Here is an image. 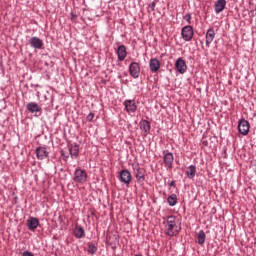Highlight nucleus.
<instances>
[{
  "mask_svg": "<svg viewBox=\"0 0 256 256\" xmlns=\"http://www.w3.org/2000/svg\"><path fill=\"white\" fill-rule=\"evenodd\" d=\"M36 157H37V159H40L41 161H43V159H47V157H49V152L47 151V148L38 147L36 149Z\"/></svg>",
  "mask_w": 256,
  "mask_h": 256,
  "instance_id": "nucleus-13",
  "label": "nucleus"
},
{
  "mask_svg": "<svg viewBox=\"0 0 256 256\" xmlns=\"http://www.w3.org/2000/svg\"><path fill=\"white\" fill-rule=\"evenodd\" d=\"M181 35L184 41H191L193 39V26L188 25L183 27L181 31Z\"/></svg>",
  "mask_w": 256,
  "mask_h": 256,
  "instance_id": "nucleus-5",
  "label": "nucleus"
},
{
  "mask_svg": "<svg viewBox=\"0 0 256 256\" xmlns=\"http://www.w3.org/2000/svg\"><path fill=\"white\" fill-rule=\"evenodd\" d=\"M132 169L138 183L145 181V170L139 166L138 163L132 164Z\"/></svg>",
  "mask_w": 256,
  "mask_h": 256,
  "instance_id": "nucleus-2",
  "label": "nucleus"
},
{
  "mask_svg": "<svg viewBox=\"0 0 256 256\" xmlns=\"http://www.w3.org/2000/svg\"><path fill=\"white\" fill-rule=\"evenodd\" d=\"M149 67L152 73H157V71L161 69V62H159V60L156 58H152L150 59Z\"/></svg>",
  "mask_w": 256,
  "mask_h": 256,
  "instance_id": "nucleus-12",
  "label": "nucleus"
},
{
  "mask_svg": "<svg viewBox=\"0 0 256 256\" xmlns=\"http://www.w3.org/2000/svg\"><path fill=\"white\" fill-rule=\"evenodd\" d=\"M175 68L178 73L183 75V73H186L187 71V63H185V60H183V58H178L175 62Z\"/></svg>",
  "mask_w": 256,
  "mask_h": 256,
  "instance_id": "nucleus-8",
  "label": "nucleus"
},
{
  "mask_svg": "<svg viewBox=\"0 0 256 256\" xmlns=\"http://www.w3.org/2000/svg\"><path fill=\"white\" fill-rule=\"evenodd\" d=\"M169 186H170V187H175V181L170 182V183H169Z\"/></svg>",
  "mask_w": 256,
  "mask_h": 256,
  "instance_id": "nucleus-30",
  "label": "nucleus"
},
{
  "mask_svg": "<svg viewBox=\"0 0 256 256\" xmlns=\"http://www.w3.org/2000/svg\"><path fill=\"white\" fill-rule=\"evenodd\" d=\"M135 256H142V255L136 254Z\"/></svg>",
  "mask_w": 256,
  "mask_h": 256,
  "instance_id": "nucleus-31",
  "label": "nucleus"
},
{
  "mask_svg": "<svg viewBox=\"0 0 256 256\" xmlns=\"http://www.w3.org/2000/svg\"><path fill=\"white\" fill-rule=\"evenodd\" d=\"M117 55L119 61H125V57H127V48H125V45H121L118 47Z\"/></svg>",
  "mask_w": 256,
  "mask_h": 256,
  "instance_id": "nucleus-17",
  "label": "nucleus"
},
{
  "mask_svg": "<svg viewBox=\"0 0 256 256\" xmlns=\"http://www.w3.org/2000/svg\"><path fill=\"white\" fill-rule=\"evenodd\" d=\"M76 239H83L85 237V230L81 226H76L74 229Z\"/></svg>",
  "mask_w": 256,
  "mask_h": 256,
  "instance_id": "nucleus-21",
  "label": "nucleus"
},
{
  "mask_svg": "<svg viewBox=\"0 0 256 256\" xmlns=\"http://www.w3.org/2000/svg\"><path fill=\"white\" fill-rule=\"evenodd\" d=\"M69 153H70L72 159H77L79 157V145H77V144L70 145Z\"/></svg>",
  "mask_w": 256,
  "mask_h": 256,
  "instance_id": "nucleus-18",
  "label": "nucleus"
},
{
  "mask_svg": "<svg viewBox=\"0 0 256 256\" xmlns=\"http://www.w3.org/2000/svg\"><path fill=\"white\" fill-rule=\"evenodd\" d=\"M163 161L167 169H173V161H175V157L173 156V153L169 152L168 150H164Z\"/></svg>",
  "mask_w": 256,
  "mask_h": 256,
  "instance_id": "nucleus-4",
  "label": "nucleus"
},
{
  "mask_svg": "<svg viewBox=\"0 0 256 256\" xmlns=\"http://www.w3.org/2000/svg\"><path fill=\"white\" fill-rule=\"evenodd\" d=\"M140 129L141 131H144L146 135L151 131V123L147 120L140 121Z\"/></svg>",
  "mask_w": 256,
  "mask_h": 256,
  "instance_id": "nucleus-20",
  "label": "nucleus"
},
{
  "mask_svg": "<svg viewBox=\"0 0 256 256\" xmlns=\"http://www.w3.org/2000/svg\"><path fill=\"white\" fill-rule=\"evenodd\" d=\"M183 20L187 21V23L191 25V14H186L185 16H183Z\"/></svg>",
  "mask_w": 256,
  "mask_h": 256,
  "instance_id": "nucleus-26",
  "label": "nucleus"
},
{
  "mask_svg": "<svg viewBox=\"0 0 256 256\" xmlns=\"http://www.w3.org/2000/svg\"><path fill=\"white\" fill-rule=\"evenodd\" d=\"M88 253H90L91 255H95L97 253V246H95V244H93V243H89L88 244Z\"/></svg>",
  "mask_w": 256,
  "mask_h": 256,
  "instance_id": "nucleus-25",
  "label": "nucleus"
},
{
  "mask_svg": "<svg viewBox=\"0 0 256 256\" xmlns=\"http://www.w3.org/2000/svg\"><path fill=\"white\" fill-rule=\"evenodd\" d=\"M62 156L64 157V160L65 161H67L68 159H69V156L67 155V156H65V154L64 153H62Z\"/></svg>",
  "mask_w": 256,
  "mask_h": 256,
  "instance_id": "nucleus-29",
  "label": "nucleus"
},
{
  "mask_svg": "<svg viewBox=\"0 0 256 256\" xmlns=\"http://www.w3.org/2000/svg\"><path fill=\"white\" fill-rule=\"evenodd\" d=\"M129 72L131 77H133V79H138L141 73V67L137 62H132L129 66Z\"/></svg>",
  "mask_w": 256,
  "mask_h": 256,
  "instance_id": "nucleus-6",
  "label": "nucleus"
},
{
  "mask_svg": "<svg viewBox=\"0 0 256 256\" xmlns=\"http://www.w3.org/2000/svg\"><path fill=\"white\" fill-rule=\"evenodd\" d=\"M227 6V1L225 0H218L214 7H215V13L219 14L222 13V11L225 10V7Z\"/></svg>",
  "mask_w": 256,
  "mask_h": 256,
  "instance_id": "nucleus-16",
  "label": "nucleus"
},
{
  "mask_svg": "<svg viewBox=\"0 0 256 256\" xmlns=\"http://www.w3.org/2000/svg\"><path fill=\"white\" fill-rule=\"evenodd\" d=\"M167 203L170 205V207H175L177 205V195L172 194L167 198Z\"/></svg>",
  "mask_w": 256,
  "mask_h": 256,
  "instance_id": "nucleus-24",
  "label": "nucleus"
},
{
  "mask_svg": "<svg viewBox=\"0 0 256 256\" xmlns=\"http://www.w3.org/2000/svg\"><path fill=\"white\" fill-rule=\"evenodd\" d=\"M206 235L205 232L203 230L199 231L197 234V243L199 245H203L205 243V239H206Z\"/></svg>",
  "mask_w": 256,
  "mask_h": 256,
  "instance_id": "nucleus-23",
  "label": "nucleus"
},
{
  "mask_svg": "<svg viewBox=\"0 0 256 256\" xmlns=\"http://www.w3.org/2000/svg\"><path fill=\"white\" fill-rule=\"evenodd\" d=\"M22 256H35L32 252L25 251L23 252Z\"/></svg>",
  "mask_w": 256,
  "mask_h": 256,
  "instance_id": "nucleus-28",
  "label": "nucleus"
},
{
  "mask_svg": "<svg viewBox=\"0 0 256 256\" xmlns=\"http://www.w3.org/2000/svg\"><path fill=\"white\" fill-rule=\"evenodd\" d=\"M29 43L33 49H43V40L39 37H32Z\"/></svg>",
  "mask_w": 256,
  "mask_h": 256,
  "instance_id": "nucleus-11",
  "label": "nucleus"
},
{
  "mask_svg": "<svg viewBox=\"0 0 256 256\" xmlns=\"http://www.w3.org/2000/svg\"><path fill=\"white\" fill-rule=\"evenodd\" d=\"M73 181L83 185V183L87 181V172L81 168L76 169L74 172Z\"/></svg>",
  "mask_w": 256,
  "mask_h": 256,
  "instance_id": "nucleus-3",
  "label": "nucleus"
},
{
  "mask_svg": "<svg viewBox=\"0 0 256 256\" xmlns=\"http://www.w3.org/2000/svg\"><path fill=\"white\" fill-rule=\"evenodd\" d=\"M196 173H197V168L194 165L189 166L186 171V175L188 179H193Z\"/></svg>",
  "mask_w": 256,
  "mask_h": 256,
  "instance_id": "nucleus-22",
  "label": "nucleus"
},
{
  "mask_svg": "<svg viewBox=\"0 0 256 256\" xmlns=\"http://www.w3.org/2000/svg\"><path fill=\"white\" fill-rule=\"evenodd\" d=\"M133 177L131 176V172L129 170H122L120 172V181L125 183V185H129L131 183Z\"/></svg>",
  "mask_w": 256,
  "mask_h": 256,
  "instance_id": "nucleus-10",
  "label": "nucleus"
},
{
  "mask_svg": "<svg viewBox=\"0 0 256 256\" xmlns=\"http://www.w3.org/2000/svg\"><path fill=\"white\" fill-rule=\"evenodd\" d=\"M27 110L30 113H41V108L39 107V105L35 102H30L27 104Z\"/></svg>",
  "mask_w": 256,
  "mask_h": 256,
  "instance_id": "nucleus-19",
  "label": "nucleus"
},
{
  "mask_svg": "<svg viewBox=\"0 0 256 256\" xmlns=\"http://www.w3.org/2000/svg\"><path fill=\"white\" fill-rule=\"evenodd\" d=\"M87 121H91L92 119H95V114L90 113L87 117H86Z\"/></svg>",
  "mask_w": 256,
  "mask_h": 256,
  "instance_id": "nucleus-27",
  "label": "nucleus"
},
{
  "mask_svg": "<svg viewBox=\"0 0 256 256\" xmlns=\"http://www.w3.org/2000/svg\"><path fill=\"white\" fill-rule=\"evenodd\" d=\"M163 225L168 237H175V235H179V231H181V226L177 224V218L175 216L164 218Z\"/></svg>",
  "mask_w": 256,
  "mask_h": 256,
  "instance_id": "nucleus-1",
  "label": "nucleus"
},
{
  "mask_svg": "<svg viewBox=\"0 0 256 256\" xmlns=\"http://www.w3.org/2000/svg\"><path fill=\"white\" fill-rule=\"evenodd\" d=\"M26 225L30 231H35V229L39 227V219L35 217H30L27 220Z\"/></svg>",
  "mask_w": 256,
  "mask_h": 256,
  "instance_id": "nucleus-14",
  "label": "nucleus"
},
{
  "mask_svg": "<svg viewBox=\"0 0 256 256\" xmlns=\"http://www.w3.org/2000/svg\"><path fill=\"white\" fill-rule=\"evenodd\" d=\"M123 105H124L127 113H129V115H131V113H135V111H137V104L135 103V100H125Z\"/></svg>",
  "mask_w": 256,
  "mask_h": 256,
  "instance_id": "nucleus-9",
  "label": "nucleus"
},
{
  "mask_svg": "<svg viewBox=\"0 0 256 256\" xmlns=\"http://www.w3.org/2000/svg\"><path fill=\"white\" fill-rule=\"evenodd\" d=\"M249 121L245 119H241L238 124V131L241 133V135H248L249 134Z\"/></svg>",
  "mask_w": 256,
  "mask_h": 256,
  "instance_id": "nucleus-7",
  "label": "nucleus"
},
{
  "mask_svg": "<svg viewBox=\"0 0 256 256\" xmlns=\"http://www.w3.org/2000/svg\"><path fill=\"white\" fill-rule=\"evenodd\" d=\"M205 39H206V45L209 47L215 39V29L213 28L208 29L205 35Z\"/></svg>",
  "mask_w": 256,
  "mask_h": 256,
  "instance_id": "nucleus-15",
  "label": "nucleus"
}]
</instances>
